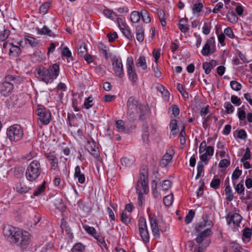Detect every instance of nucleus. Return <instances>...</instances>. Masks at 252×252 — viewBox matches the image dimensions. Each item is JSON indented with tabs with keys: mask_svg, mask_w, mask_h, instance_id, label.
<instances>
[{
	"mask_svg": "<svg viewBox=\"0 0 252 252\" xmlns=\"http://www.w3.org/2000/svg\"><path fill=\"white\" fill-rule=\"evenodd\" d=\"M141 17V13L137 11H133L130 14L131 21L133 23H138Z\"/></svg>",
	"mask_w": 252,
	"mask_h": 252,
	"instance_id": "30",
	"label": "nucleus"
},
{
	"mask_svg": "<svg viewBox=\"0 0 252 252\" xmlns=\"http://www.w3.org/2000/svg\"><path fill=\"white\" fill-rule=\"evenodd\" d=\"M169 127L171 131L173 132V134H174L177 133V131H175V130H176L178 127L176 120L174 119L171 121Z\"/></svg>",
	"mask_w": 252,
	"mask_h": 252,
	"instance_id": "56",
	"label": "nucleus"
},
{
	"mask_svg": "<svg viewBox=\"0 0 252 252\" xmlns=\"http://www.w3.org/2000/svg\"><path fill=\"white\" fill-rule=\"evenodd\" d=\"M120 30L125 35V36L126 37L127 39H128L129 40L132 41L133 39V34L130 31L129 28L128 27L127 25L126 26V27L122 28Z\"/></svg>",
	"mask_w": 252,
	"mask_h": 252,
	"instance_id": "28",
	"label": "nucleus"
},
{
	"mask_svg": "<svg viewBox=\"0 0 252 252\" xmlns=\"http://www.w3.org/2000/svg\"><path fill=\"white\" fill-rule=\"evenodd\" d=\"M15 188L16 191L21 194L27 193L31 189L24 182L17 183L15 185Z\"/></svg>",
	"mask_w": 252,
	"mask_h": 252,
	"instance_id": "23",
	"label": "nucleus"
},
{
	"mask_svg": "<svg viewBox=\"0 0 252 252\" xmlns=\"http://www.w3.org/2000/svg\"><path fill=\"white\" fill-rule=\"evenodd\" d=\"M86 148L88 151L94 157H97L98 156V148L94 140L92 139L88 141L86 145Z\"/></svg>",
	"mask_w": 252,
	"mask_h": 252,
	"instance_id": "18",
	"label": "nucleus"
},
{
	"mask_svg": "<svg viewBox=\"0 0 252 252\" xmlns=\"http://www.w3.org/2000/svg\"><path fill=\"white\" fill-rule=\"evenodd\" d=\"M22 43V41L18 42L17 45H14L12 43H9V46H10L9 49H8L9 50V55L14 57L20 56L22 52L20 48Z\"/></svg>",
	"mask_w": 252,
	"mask_h": 252,
	"instance_id": "20",
	"label": "nucleus"
},
{
	"mask_svg": "<svg viewBox=\"0 0 252 252\" xmlns=\"http://www.w3.org/2000/svg\"><path fill=\"white\" fill-rule=\"evenodd\" d=\"M93 99L92 96H89L88 97L85 98L84 103V106L86 109H88L93 106Z\"/></svg>",
	"mask_w": 252,
	"mask_h": 252,
	"instance_id": "47",
	"label": "nucleus"
},
{
	"mask_svg": "<svg viewBox=\"0 0 252 252\" xmlns=\"http://www.w3.org/2000/svg\"><path fill=\"white\" fill-rule=\"evenodd\" d=\"M227 17L229 21L231 23H236L238 21V18L234 12H231L227 14Z\"/></svg>",
	"mask_w": 252,
	"mask_h": 252,
	"instance_id": "51",
	"label": "nucleus"
},
{
	"mask_svg": "<svg viewBox=\"0 0 252 252\" xmlns=\"http://www.w3.org/2000/svg\"><path fill=\"white\" fill-rule=\"evenodd\" d=\"M97 46L99 52L103 55L105 59L107 60L109 58L108 56L109 49L108 47H107L102 42H99Z\"/></svg>",
	"mask_w": 252,
	"mask_h": 252,
	"instance_id": "27",
	"label": "nucleus"
},
{
	"mask_svg": "<svg viewBox=\"0 0 252 252\" xmlns=\"http://www.w3.org/2000/svg\"><path fill=\"white\" fill-rule=\"evenodd\" d=\"M136 189L137 193L143 194V192L146 193L149 191L148 180L146 175L140 174V178L137 182Z\"/></svg>",
	"mask_w": 252,
	"mask_h": 252,
	"instance_id": "9",
	"label": "nucleus"
},
{
	"mask_svg": "<svg viewBox=\"0 0 252 252\" xmlns=\"http://www.w3.org/2000/svg\"><path fill=\"white\" fill-rule=\"evenodd\" d=\"M177 88L184 98H188L189 97L188 93L187 91L184 90L183 85L181 84L178 83Z\"/></svg>",
	"mask_w": 252,
	"mask_h": 252,
	"instance_id": "50",
	"label": "nucleus"
},
{
	"mask_svg": "<svg viewBox=\"0 0 252 252\" xmlns=\"http://www.w3.org/2000/svg\"><path fill=\"white\" fill-rule=\"evenodd\" d=\"M204 151H205V153L200 156V158L203 162L206 161L208 159V157L210 158L214 153L213 147L212 146L207 147L206 143L205 141H202L200 145L199 153H203Z\"/></svg>",
	"mask_w": 252,
	"mask_h": 252,
	"instance_id": "11",
	"label": "nucleus"
},
{
	"mask_svg": "<svg viewBox=\"0 0 252 252\" xmlns=\"http://www.w3.org/2000/svg\"><path fill=\"white\" fill-rule=\"evenodd\" d=\"M195 216V212L193 210H190L188 214L186 216L185 222L186 224H188L191 222Z\"/></svg>",
	"mask_w": 252,
	"mask_h": 252,
	"instance_id": "37",
	"label": "nucleus"
},
{
	"mask_svg": "<svg viewBox=\"0 0 252 252\" xmlns=\"http://www.w3.org/2000/svg\"><path fill=\"white\" fill-rule=\"evenodd\" d=\"M236 191L238 194L241 195L244 194L245 188L243 183L238 184L235 188Z\"/></svg>",
	"mask_w": 252,
	"mask_h": 252,
	"instance_id": "54",
	"label": "nucleus"
},
{
	"mask_svg": "<svg viewBox=\"0 0 252 252\" xmlns=\"http://www.w3.org/2000/svg\"><path fill=\"white\" fill-rule=\"evenodd\" d=\"M242 174V170H239L238 169H236L232 173V180L233 182V186H234L235 185V183L234 182L235 180H237L239 177Z\"/></svg>",
	"mask_w": 252,
	"mask_h": 252,
	"instance_id": "44",
	"label": "nucleus"
},
{
	"mask_svg": "<svg viewBox=\"0 0 252 252\" xmlns=\"http://www.w3.org/2000/svg\"><path fill=\"white\" fill-rule=\"evenodd\" d=\"M78 54L80 57H83L87 53V49L86 43L83 41L80 43L78 47Z\"/></svg>",
	"mask_w": 252,
	"mask_h": 252,
	"instance_id": "29",
	"label": "nucleus"
},
{
	"mask_svg": "<svg viewBox=\"0 0 252 252\" xmlns=\"http://www.w3.org/2000/svg\"><path fill=\"white\" fill-rule=\"evenodd\" d=\"M41 171L40 162L37 160L32 161L27 166L26 171L27 179L31 182L35 181L40 175Z\"/></svg>",
	"mask_w": 252,
	"mask_h": 252,
	"instance_id": "2",
	"label": "nucleus"
},
{
	"mask_svg": "<svg viewBox=\"0 0 252 252\" xmlns=\"http://www.w3.org/2000/svg\"><path fill=\"white\" fill-rule=\"evenodd\" d=\"M251 152L249 148H247L246 149V152L244 155L243 156L242 158L240 160L241 162H244L245 160H247L248 159H251Z\"/></svg>",
	"mask_w": 252,
	"mask_h": 252,
	"instance_id": "58",
	"label": "nucleus"
},
{
	"mask_svg": "<svg viewBox=\"0 0 252 252\" xmlns=\"http://www.w3.org/2000/svg\"><path fill=\"white\" fill-rule=\"evenodd\" d=\"M215 38L214 37L209 38L202 49V54L204 56H207L210 52L211 47L215 46Z\"/></svg>",
	"mask_w": 252,
	"mask_h": 252,
	"instance_id": "19",
	"label": "nucleus"
},
{
	"mask_svg": "<svg viewBox=\"0 0 252 252\" xmlns=\"http://www.w3.org/2000/svg\"><path fill=\"white\" fill-rule=\"evenodd\" d=\"M171 185L172 183L170 180H165L161 184V189L163 191L167 190L171 187Z\"/></svg>",
	"mask_w": 252,
	"mask_h": 252,
	"instance_id": "45",
	"label": "nucleus"
},
{
	"mask_svg": "<svg viewBox=\"0 0 252 252\" xmlns=\"http://www.w3.org/2000/svg\"><path fill=\"white\" fill-rule=\"evenodd\" d=\"M174 155V151L173 148H170L167 149L160 161V165L162 167H165L167 165L172 159Z\"/></svg>",
	"mask_w": 252,
	"mask_h": 252,
	"instance_id": "16",
	"label": "nucleus"
},
{
	"mask_svg": "<svg viewBox=\"0 0 252 252\" xmlns=\"http://www.w3.org/2000/svg\"><path fill=\"white\" fill-rule=\"evenodd\" d=\"M60 73V66L57 63H54L47 68L43 66L36 67L34 70V75L40 81L46 84L51 83L57 78Z\"/></svg>",
	"mask_w": 252,
	"mask_h": 252,
	"instance_id": "1",
	"label": "nucleus"
},
{
	"mask_svg": "<svg viewBox=\"0 0 252 252\" xmlns=\"http://www.w3.org/2000/svg\"><path fill=\"white\" fill-rule=\"evenodd\" d=\"M126 68L129 80L132 83H136L138 80V76L134 67V62L132 57H129L127 58Z\"/></svg>",
	"mask_w": 252,
	"mask_h": 252,
	"instance_id": "6",
	"label": "nucleus"
},
{
	"mask_svg": "<svg viewBox=\"0 0 252 252\" xmlns=\"http://www.w3.org/2000/svg\"><path fill=\"white\" fill-rule=\"evenodd\" d=\"M103 13L105 16L112 20H114L116 18V17H117V14L114 12L109 9H104Z\"/></svg>",
	"mask_w": 252,
	"mask_h": 252,
	"instance_id": "39",
	"label": "nucleus"
},
{
	"mask_svg": "<svg viewBox=\"0 0 252 252\" xmlns=\"http://www.w3.org/2000/svg\"><path fill=\"white\" fill-rule=\"evenodd\" d=\"M61 228L62 230V234L70 236L72 235L70 228L66 225L65 223H62L61 225Z\"/></svg>",
	"mask_w": 252,
	"mask_h": 252,
	"instance_id": "38",
	"label": "nucleus"
},
{
	"mask_svg": "<svg viewBox=\"0 0 252 252\" xmlns=\"http://www.w3.org/2000/svg\"><path fill=\"white\" fill-rule=\"evenodd\" d=\"M45 156L50 162L51 168L54 170L57 169L58 167V159L56 155L50 152L46 153Z\"/></svg>",
	"mask_w": 252,
	"mask_h": 252,
	"instance_id": "22",
	"label": "nucleus"
},
{
	"mask_svg": "<svg viewBox=\"0 0 252 252\" xmlns=\"http://www.w3.org/2000/svg\"><path fill=\"white\" fill-rule=\"evenodd\" d=\"M25 38L32 47H35L37 44L36 39L34 37L30 36H26Z\"/></svg>",
	"mask_w": 252,
	"mask_h": 252,
	"instance_id": "60",
	"label": "nucleus"
},
{
	"mask_svg": "<svg viewBox=\"0 0 252 252\" xmlns=\"http://www.w3.org/2000/svg\"><path fill=\"white\" fill-rule=\"evenodd\" d=\"M231 89L235 91H239L242 89V85L236 81H231L230 83Z\"/></svg>",
	"mask_w": 252,
	"mask_h": 252,
	"instance_id": "40",
	"label": "nucleus"
},
{
	"mask_svg": "<svg viewBox=\"0 0 252 252\" xmlns=\"http://www.w3.org/2000/svg\"><path fill=\"white\" fill-rule=\"evenodd\" d=\"M212 226V222L207 219H203V221L200 222L195 226V230L198 236H209L212 234L210 228H206V225Z\"/></svg>",
	"mask_w": 252,
	"mask_h": 252,
	"instance_id": "7",
	"label": "nucleus"
},
{
	"mask_svg": "<svg viewBox=\"0 0 252 252\" xmlns=\"http://www.w3.org/2000/svg\"><path fill=\"white\" fill-rule=\"evenodd\" d=\"M126 105L127 110H134L135 112H138L141 109V105H139L136 98L133 96L130 97L127 101Z\"/></svg>",
	"mask_w": 252,
	"mask_h": 252,
	"instance_id": "21",
	"label": "nucleus"
},
{
	"mask_svg": "<svg viewBox=\"0 0 252 252\" xmlns=\"http://www.w3.org/2000/svg\"><path fill=\"white\" fill-rule=\"evenodd\" d=\"M136 65L137 67H141L143 70H146L147 65L144 56L140 55L136 61Z\"/></svg>",
	"mask_w": 252,
	"mask_h": 252,
	"instance_id": "26",
	"label": "nucleus"
},
{
	"mask_svg": "<svg viewBox=\"0 0 252 252\" xmlns=\"http://www.w3.org/2000/svg\"><path fill=\"white\" fill-rule=\"evenodd\" d=\"M45 181H44L41 185L35 189L33 192V195L38 196L42 194L44 191L45 189Z\"/></svg>",
	"mask_w": 252,
	"mask_h": 252,
	"instance_id": "33",
	"label": "nucleus"
},
{
	"mask_svg": "<svg viewBox=\"0 0 252 252\" xmlns=\"http://www.w3.org/2000/svg\"><path fill=\"white\" fill-rule=\"evenodd\" d=\"M220 179H214L211 183L210 186L214 189H218L220 187Z\"/></svg>",
	"mask_w": 252,
	"mask_h": 252,
	"instance_id": "57",
	"label": "nucleus"
},
{
	"mask_svg": "<svg viewBox=\"0 0 252 252\" xmlns=\"http://www.w3.org/2000/svg\"><path fill=\"white\" fill-rule=\"evenodd\" d=\"M224 107L227 114L232 113L234 111V106L229 102H225Z\"/></svg>",
	"mask_w": 252,
	"mask_h": 252,
	"instance_id": "49",
	"label": "nucleus"
},
{
	"mask_svg": "<svg viewBox=\"0 0 252 252\" xmlns=\"http://www.w3.org/2000/svg\"><path fill=\"white\" fill-rule=\"evenodd\" d=\"M10 34V31L4 30L0 32V40L2 41H5Z\"/></svg>",
	"mask_w": 252,
	"mask_h": 252,
	"instance_id": "53",
	"label": "nucleus"
},
{
	"mask_svg": "<svg viewBox=\"0 0 252 252\" xmlns=\"http://www.w3.org/2000/svg\"><path fill=\"white\" fill-rule=\"evenodd\" d=\"M6 134L11 141H18L22 138L23 131L19 125H14L7 128Z\"/></svg>",
	"mask_w": 252,
	"mask_h": 252,
	"instance_id": "4",
	"label": "nucleus"
},
{
	"mask_svg": "<svg viewBox=\"0 0 252 252\" xmlns=\"http://www.w3.org/2000/svg\"><path fill=\"white\" fill-rule=\"evenodd\" d=\"M138 226L140 236H149L146 220L145 218L140 217L138 220Z\"/></svg>",
	"mask_w": 252,
	"mask_h": 252,
	"instance_id": "17",
	"label": "nucleus"
},
{
	"mask_svg": "<svg viewBox=\"0 0 252 252\" xmlns=\"http://www.w3.org/2000/svg\"><path fill=\"white\" fill-rule=\"evenodd\" d=\"M163 201L164 204L166 206L171 205L173 201V194L171 193L170 195L164 197Z\"/></svg>",
	"mask_w": 252,
	"mask_h": 252,
	"instance_id": "31",
	"label": "nucleus"
},
{
	"mask_svg": "<svg viewBox=\"0 0 252 252\" xmlns=\"http://www.w3.org/2000/svg\"><path fill=\"white\" fill-rule=\"evenodd\" d=\"M113 70L115 75L122 78L124 76L123 65L120 58L114 57L112 59Z\"/></svg>",
	"mask_w": 252,
	"mask_h": 252,
	"instance_id": "10",
	"label": "nucleus"
},
{
	"mask_svg": "<svg viewBox=\"0 0 252 252\" xmlns=\"http://www.w3.org/2000/svg\"><path fill=\"white\" fill-rule=\"evenodd\" d=\"M138 112H135L134 110H127L126 117L130 121H133L135 118V114Z\"/></svg>",
	"mask_w": 252,
	"mask_h": 252,
	"instance_id": "55",
	"label": "nucleus"
},
{
	"mask_svg": "<svg viewBox=\"0 0 252 252\" xmlns=\"http://www.w3.org/2000/svg\"><path fill=\"white\" fill-rule=\"evenodd\" d=\"M186 132H185V126H183L181 131H180L179 138L180 143L182 145H184L186 143V140L185 139Z\"/></svg>",
	"mask_w": 252,
	"mask_h": 252,
	"instance_id": "48",
	"label": "nucleus"
},
{
	"mask_svg": "<svg viewBox=\"0 0 252 252\" xmlns=\"http://www.w3.org/2000/svg\"><path fill=\"white\" fill-rule=\"evenodd\" d=\"M225 192L226 195V200L229 201H232L233 199V194L229 185H227L225 187Z\"/></svg>",
	"mask_w": 252,
	"mask_h": 252,
	"instance_id": "34",
	"label": "nucleus"
},
{
	"mask_svg": "<svg viewBox=\"0 0 252 252\" xmlns=\"http://www.w3.org/2000/svg\"><path fill=\"white\" fill-rule=\"evenodd\" d=\"M116 127L119 132H124L126 131L125 122L122 120H117L116 122Z\"/></svg>",
	"mask_w": 252,
	"mask_h": 252,
	"instance_id": "36",
	"label": "nucleus"
},
{
	"mask_svg": "<svg viewBox=\"0 0 252 252\" xmlns=\"http://www.w3.org/2000/svg\"><path fill=\"white\" fill-rule=\"evenodd\" d=\"M227 224L230 225L233 224L234 226H238L242 220V217L238 213L228 214L226 217Z\"/></svg>",
	"mask_w": 252,
	"mask_h": 252,
	"instance_id": "14",
	"label": "nucleus"
},
{
	"mask_svg": "<svg viewBox=\"0 0 252 252\" xmlns=\"http://www.w3.org/2000/svg\"><path fill=\"white\" fill-rule=\"evenodd\" d=\"M231 102L236 106H239L241 104V101L240 98L238 96L233 95L231 96Z\"/></svg>",
	"mask_w": 252,
	"mask_h": 252,
	"instance_id": "64",
	"label": "nucleus"
},
{
	"mask_svg": "<svg viewBox=\"0 0 252 252\" xmlns=\"http://www.w3.org/2000/svg\"><path fill=\"white\" fill-rule=\"evenodd\" d=\"M149 219L153 234L155 236L163 235L164 232H165L168 228L167 226L165 225V226H162L161 223L159 224L158 220L155 214H149Z\"/></svg>",
	"mask_w": 252,
	"mask_h": 252,
	"instance_id": "3",
	"label": "nucleus"
},
{
	"mask_svg": "<svg viewBox=\"0 0 252 252\" xmlns=\"http://www.w3.org/2000/svg\"><path fill=\"white\" fill-rule=\"evenodd\" d=\"M38 33L40 34L47 35L49 36H53L54 34L46 26H44L43 28L38 30Z\"/></svg>",
	"mask_w": 252,
	"mask_h": 252,
	"instance_id": "32",
	"label": "nucleus"
},
{
	"mask_svg": "<svg viewBox=\"0 0 252 252\" xmlns=\"http://www.w3.org/2000/svg\"><path fill=\"white\" fill-rule=\"evenodd\" d=\"M7 240L12 244H15L22 250L26 249L30 244V237H7Z\"/></svg>",
	"mask_w": 252,
	"mask_h": 252,
	"instance_id": "12",
	"label": "nucleus"
},
{
	"mask_svg": "<svg viewBox=\"0 0 252 252\" xmlns=\"http://www.w3.org/2000/svg\"><path fill=\"white\" fill-rule=\"evenodd\" d=\"M203 6V4L202 2L195 3L192 7L193 13H200L202 10Z\"/></svg>",
	"mask_w": 252,
	"mask_h": 252,
	"instance_id": "42",
	"label": "nucleus"
},
{
	"mask_svg": "<svg viewBox=\"0 0 252 252\" xmlns=\"http://www.w3.org/2000/svg\"><path fill=\"white\" fill-rule=\"evenodd\" d=\"M211 26L210 24L205 23L203 27H202V32L205 35H208L210 33Z\"/></svg>",
	"mask_w": 252,
	"mask_h": 252,
	"instance_id": "63",
	"label": "nucleus"
},
{
	"mask_svg": "<svg viewBox=\"0 0 252 252\" xmlns=\"http://www.w3.org/2000/svg\"><path fill=\"white\" fill-rule=\"evenodd\" d=\"M141 16L143 20L146 23H148L151 21L150 14L146 10H142L141 12Z\"/></svg>",
	"mask_w": 252,
	"mask_h": 252,
	"instance_id": "41",
	"label": "nucleus"
},
{
	"mask_svg": "<svg viewBox=\"0 0 252 252\" xmlns=\"http://www.w3.org/2000/svg\"><path fill=\"white\" fill-rule=\"evenodd\" d=\"M96 240V243L98 244L101 249L105 248L108 250L107 246L104 240V237H94Z\"/></svg>",
	"mask_w": 252,
	"mask_h": 252,
	"instance_id": "35",
	"label": "nucleus"
},
{
	"mask_svg": "<svg viewBox=\"0 0 252 252\" xmlns=\"http://www.w3.org/2000/svg\"><path fill=\"white\" fill-rule=\"evenodd\" d=\"M224 34L230 38H234L235 35L231 28L228 27L224 30Z\"/></svg>",
	"mask_w": 252,
	"mask_h": 252,
	"instance_id": "59",
	"label": "nucleus"
},
{
	"mask_svg": "<svg viewBox=\"0 0 252 252\" xmlns=\"http://www.w3.org/2000/svg\"><path fill=\"white\" fill-rule=\"evenodd\" d=\"M195 241L198 244L194 250L195 252H203L211 242L209 237H196Z\"/></svg>",
	"mask_w": 252,
	"mask_h": 252,
	"instance_id": "13",
	"label": "nucleus"
},
{
	"mask_svg": "<svg viewBox=\"0 0 252 252\" xmlns=\"http://www.w3.org/2000/svg\"><path fill=\"white\" fill-rule=\"evenodd\" d=\"M133 161V159L132 158H129L126 157H124L121 159L122 164L126 167L130 166L132 163Z\"/></svg>",
	"mask_w": 252,
	"mask_h": 252,
	"instance_id": "46",
	"label": "nucleus"
},
{
	"mask_svg": "<svg viewBox=\"0 0 252 252\" xmlns=\"http://www.w3.org/2000/svg\"><path fill=\"white\" fill-rule=\"evenodd\" d=\"M3 233L4 236H28L29 235L28 232L11 225L4 226Z\"/></svg>",
	"mask_w": 252,
	"mask_h": 252,
	"instance_id": "8",
	"label": "nucleus"
},
{
	"mask_svg": "<svg viewBox=\"0 0 252 252\" xmlns=\"http://www.w3.org/2000/svg\"><path fill=\"white\" fill-rule=\"evenodd\" d=\"M13 88V84L11 82L5 81L0 83V94L4 96H6L11 94Z\"/></svg>",
	"mask_w": 252,
	"mask_h": 252,
	"instance_id": "15",
	"label": "nucleus"
},
{
	"mask_svg": "<svg viewBox=\"0 0 252 252\" xmlns=\"http://www.w3.org/2000/svg\"><path fill=\"white\" fill-rule=\"evenodd\" d=\"M85 249V247L81 243L76 244L72 248V252H83Z\"/></svg>",
	"mask_w": 252,
	"mask_h": 252,
	"instance_id": "43",
	"label": "nucleus"
},
{
	"mask_svg": "<svg viewBox=\"0 0 252 252\" xmlns=\"http://www.w3.org/2000/svg\"><path fill=\"white\" fill-rule=\"evenodd\" d=\"M85 230L86 232L91 235L94 236L96 234V230L95 228L93 227H91L88 225H85L84 226Z\"/></svg>",
	"mask_w": 252,
	"mask_h": 252,
	"instance_id": "61",
	"label": "nucleus"
},
{
	"mask_svg": "<svg viewBox=\"0 0 252 252\" xmlns=\"http://www.w3.org/2000/svg\"><path fill=\"white\" fill-rule=\"evenodd\" d=\"M135 34L136 39L139 42H143L145 36L144 28L142 26L138 25L136 27L135 29Z\"/></svg>",
	"mask_w": 252,
	"mask_h": 252,
	"instance_id": "24",
	"label": "nucleus"
},
{
	"mask_svg": "<svg viewBox=\"0 0 252 252\" xmlns=\"http://www.w3.org/2000/svg\"><path fill=\"white\" fill-rule=\"evenodd\" d=\"M74 176L75 178H77L78 179V181L79 183L82 184L85 183V175L83 173H81V169L79 165L75 167Z\"/></svg>",
	"mask_w": 252,
	"mask_h": 252,
	"instance_id": "25",
	"label": "nucleus"
},
{
	"mask_svg": "<svg viewBox=\"0 0 252 252\" xmlns=\"http://www.w3.org/2000/svg\"><path fill=\"white\" fill-rule=\"evenodd\" d=\"M121 219L122 221H123L126 224H128L130 221V219L129 217L127 215L126 213L125 212H123L121 214Z\"/></svg>",
	"mask_w": 252,
	"mask_h": 252,
	"instance_id": "62",
	"label": "nucleus"
},
{
	"mask_svg": "<svg viewBox=\"0 0 252 252\" xmlns=\"http://www.w3.org/2000/svg\"><path fill=\"white\" fill-rule=\"evenodd\" d=\"M36 114L38 116V123L42 125H48L51 120V114L49 110H47L43 106H37L35 110Z\"/></svg>",
	"mask_w": 252,
	"mask_h": 252,
	"instance_id": "5",
	"label": "nucleus"
},
{
	"mask_svg": "<svg viewBox=\"0 0 252 252\" xmlns=\"http://www.w3.org/2000/svg\"><path fill=\"white\" fill-rule=\"evenodd\" d=\"M197 172L195 177V179H198L201 175L202 173L203 172L204 166L202 162H199L197 164Z\"/></svg>",
	"mask_w": 252,
	"mask_h": 252,
	"instance_id": "52",
	"label": "nucleus"
}]
</instances>
